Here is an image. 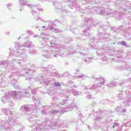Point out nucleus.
Listing matches in <instances>:
<instances>
[{"instance_id":"obj_1","label":"nucleus","mask_w":131,"mask_h":131,"mask_svg":"<svg viewBox=\"0 0 131 131\" xmlns=\"http://www.w3.org/2000/svg\"><path fill=\"white\" fill-rule=\"evenodd\" d=\"M54 86H60V83L55 82L54 83Z\"/></svg>"}]
</instances>
